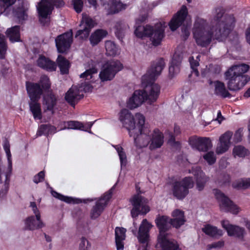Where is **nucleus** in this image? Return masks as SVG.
<instances>
[{"label": "nucleus", "instance_id": "f257e3e1", "mask_svg": "<svg viewBox=\"0 0 250 250\" xmlns=\"http://www.w3.org/2000/svg\"><path fill=\"white\" fill-rule=\"evenodd\" d=\"M234 21L232 16L224 15L223 9L217 8L209 25L206 20L196 18L192 29L193 38L198 45L206 47L212 39L221 40L226 37Z\"/></svg>", "mask_w": 250, "mask_h": 250}, {"label": "nucleus", "instance_id": "f03ea898", "mask_svg": "<svg viewBox=\"0 0 250 250\" xmlns=\"http://www.w3.org/2000/svg\"><path fill=\"white\" fill-rule=\"evenodd\" d=\"M172 216L173 218L170 219L165 216H159L155 219L160 231L158 240L162 250H179L176 241L171 238V234L167 231L171 225L178 228L184 224L185 221L184 212L176 209L172 212Z\"/></svg>", "mask_w": 250, "mask_h": 250}, {"label": "nucleus", "instance_id": "7ed1b4c3", "mask_svg": "<svg viewBox=\"0 0 250 250\" xmlns=\"http://www.w3.org/2000/svg\"><path fill=\"white\" fill-rule=\"evenodd\" d=\"M138 120L139 134L134 137V143L138 148L149 146L150 150L160 148L164 142L163 134L157 128L151 130L147 125H145V117L141 114L136 115Z\"/></svg>", "mask_w": 250, "mask_h": 250}, {"label": "nucleus", "instance_id": "20e7f679", "mask_svg": "<svg viewBox=\"0 0 250 250\" xmlns=\"http://www.w3.org/2000/svg\"><path fill=\"white\" fill-rule=\"evenodd\" d=\"M165 66V62L163 59L157 60L153 62L146 74L142 77V84L145 88L144 92L146 102L149 104L156 102L159 95L160 87L153 81L160 75Z\"/></svg>", "mask_w": 250, "mask_h": 250}, {"label": "nucleus", "instance_id": "39448f33", "mask_svg": "<svg viewBox=\"0 0 250 250\" xmlns=\"http://www.w3.org/2000/svg\"><path fill=\"white\" fill-rule=\"evenodd\" d=\"M249 69L248 65L241 64L233 66L226 72L228 87L230 90L240 89L250 80L249 76L244 75Z\"/></svg>", "mask_w": 250, "mask_h": 250}, {"label": "nucleus", "instance_id": "423d86ee", "mask_svg": "<svg viewBox=\"0 0 250 250\" xmlns=\"http://www.w3.org/2000/svg\"><path fill=\"white\" fill-rule=\"evenodd\" d=\"M187 16L188 9L185 6H183L168 23L170 28L172 31L175 30L183 24L182 32L185 39H187L189 36V27L191 25L190 19H188Z\"/></svg>", "mask_w": 250, "mask_h": 250}, {"label": "nucleus", "instance_id": "0eeeda50", "mask_svg": "<svg viewBox=\"0 0 250 250\" xmlns=\"http://www.w3.org/2000/svg\"><path fill=\"white\" fill-rule=\"evenodd\" d=\"M136 114L135 118L131 113L126 109H122L119 114V120L129 132L130 136H133L134 138L139 133L138 120L136 119Z\"/></svg>", "mask_w": 250, "mask_h": 250}, {"label": "nucleus", "instance_id": "6e6552de", "mask_svg": "<svg viewBox=\"0 0 250 250\" xmlns=\"http://www.w3.org/2000/svg\"><path fill=\"white\" fill-rule=\"evenodd\" d=\"M64 4L62 0H41L37 6L40 21L45 24L44 21L47 20L48 16L51 13L54 6L60 7Z\"/></svg>", "mask_w": 250, "mask_h": 250}, {"label": "nucleus", "instance_id": "1a4fd4ad", "mask_svg": "<svg viewBox=\"0 0 250 250\" xmlns=\"http://www.w3.org/2000/svg\"><path fill=\"white\" fill-rule=\"evenodd\" d=\"M122 68L123 65L119 61H108L103 64L99 77L102 82L110 81Z\"/></svg>", "mask_w": 250, "mask_h": 250}, {"label": "nucleus", "instance_id": "9d476101", "mask_svg": "<svg viewBox=\"0 0 250 250\" xmlns=\"http://www.w3.org/2000/svg\"><path fill=\"white\" fill-rule=\"evenodd\" d=\"M91 89V87L88 83H82L79 87L77 86H72L66 93L65 99L71 105L74 106L83 97V95L81 94L80 92H88Z\"/></svg>", "mask_w": 250, "mask_h": 250}, {"label": "nucleus", "instance_id": "9b49d317", "mask_svg": "<svg viewBox=\"0 0 250 250\" xmlns=\"http://www.w3.org/2000/svg\"><path fill=\"white\" fill-rule=\"evenodd\" d=\"M194 186V182L190 177H186L182 181L175 182L173 184V195L177 199L184 198L188 193V189Z\"/></svg>", "mask_w": 250, "mask_h": 250}, {"label": "nucleus", "instance_id": "f8f14e48", "mask_svg": "<svg viewBox=\"0 0 250 250\" xmlns=\"http://www.w3.org/2000/svg\"><path fill=\"white\" fill-rule=\"evenodd\" d=\"M130 201L133 206L131 211L132 217H137L139 214H146L149 211L147 199L139 194L134 195Z\"/></svg>", "mask_w": 250, "mask_h": 250}, {"label": "nucleus", "instance_id": "ddd939ff", "mask_svg": "<svg viewBox=\"0 0 250 250\" xmlns=\"http://www.w3.org/2000/svg\"><path fill=\"white\" fill-rule=\"evenodd\" d=\"M215 196L216 198L220 202V208L222 211L230 212L233 214H237L238 213V208L222 192L216 190Z\"/></svg>", "mask_w": 250, "mask_h": 250}, {"label": "nucleus", "instance_id": "4468645a", "mask_svg": "<svg viewBox=\"0 0 250 250\" xmlns=\"http://www.w3.org/2000/svg\"><path fill=\"white\" fill-rule=\"evenodd\" d=\"M188 143L192 148L199 151H207L212 146L211 140L207 137L192 136L189 138Z\"/></svg>", "mask_w": 250, "mask_h": 250}, {"label": "nucleus", "instance_id": "2eb2a0df", "mask_svg": "<svg viewBox=\"0 0 250 250\" xmlns=\"http://www.w3.org/2000/svg\"><path fill=\"white\" fill-rule=\"evenodd\" d=\"M111 189L105 193L99 200L96 202L95 206L91 209L90 217L95 219L100 216L104 211L105 206L111 197Z\"/></svg>", "mask_w": 250, "mask_h": 250}, {"label": "nucleus", "instance_id": "dca6fc26", "mask_svg": "<svg viewBox=\"0 0 250 250\" xmlns=\"http://www.w3.org/2000/svg\"><path fill=\"white\" fill-rule=\"evenodd\" d=\"M152 226L149 224L146 219H143L139 227L138 231V239L142 244L138 250H147V246L148 240V231Z\"/></svg>", "mask_w": 250, "mask_h": 250}, {"label": "nucleus", "instance_id": "f3484780", "mask_svg": "<svg viewBox=\"0 0 250 250\" xmlns=\"http://www.w3.org/2000/svg\"><path fill=\"white\" fill-rule=\"evenodd\" d=\"M73 33L72 30L60 35L55 40L56 45L60 53L66 52L72 42Z\"/></svg>", "mask_w": 250, "mask_h": 250}, {"label": "nucleus", "instance_id": "a211bd4d", "mask_svg": "<svg viewBox=\"0 0 250 250\" xmlns=\"http://www.w3.org/2000/svg\"><path fill=\"white\" fill-rule=\"evenodd\" d=\"M94 21L86 14H83V18L80 24L81 29L78 30L75 35L80 39H86L89 36L90 30L94 26Z\"/></svg>", "mask_w": 250, "mask_h": 250}, {"label": "nucleus", "instance_id": "6ab92c4d", "mask_svg": "<svg viewBox=\"0 0 250 250\" xmlns=\"http://www.w3.org/2000/svg\"><path fill=\"white\" fill-rule=\"evenodd\" d=\"M3 148L7 155L8 160L7 171L5 174V182L4 185V188L0 191V196L5 195L9 189V177L11 175L12 170V163L11 159V154L10 150V144L7 139H5L3 142Z\"/></svg>", "mask_w": 250, "mask_h": 250}, {"label": "nucleus", "instance_id": "aec40b11", "mask_svg": "<svg viewBox=\"0 0 250 250\" xmlns=\"http://www.w3.org/2000/svg\"><path fill=\"white\" fill-rule=\"evenodd\" d=\"M166 26L165 23H159L155 25L154 27H152V30L148 37L154 46H157L161 43L164 37L165 28Z\"/></svg>", "mask_w": 250, "mask_h": 250}, {"label": "nucleus", "instance_id": "412c9836", "mask_svg": "<svg viewBox=\"0 0 250 250\" xmlns=\"http://www.w3.org/2000/svg\"><path fill=\"white\" fill-rule=\"evenodd\" d=\"M222 226L227 230L229 236H235L242 239L246 233L244 228L230 224L228 221H223Z\"/></svg>", "mask_w": 250, "mask_h": 250}, {"label": "nucleus", "instance_id": "4be33fe9", "mask_svg": "<svg viewBox=\"0 0 250 250\" xmlns=\"http://www.w3.org/2000/svg\"><path fill=\"white\" fill-rule=\"evenodd\" d=\"M232 136V132L227 131L219 138V143L218 144L216 152L218 154H222L226 152L230 146V140Z\"/></svg>", "mask_w": 250, "mask_h": 250}, {"label": "nucleus", "instance_id": "5701e85b", "mask_svg": "<svg viewBox=\"0 0 250 250\" xmlns=\"http://www.w3.org/2000/svg\"><path fill=\"white\" fill-rule=\"evenodd\" d=\"M146 97L143 90H136L132 96L129 99L127 106L130 109H133L141 105L145 101Z\"/></svg>", "mask_w": 250, "mask_h": 250}, {"label": "nucleus", "instance_id": "b1692460", "mask_svg": "<svg viewBox=\"0 0 250 250\" xmlns=\"http://www.w3.org/2000/svg\"><path fill=\"white\" fill-rule=\"evenodd\" d=\"M189 172L192 173L196 179V188L199 191L204 188L205 184L208 180L205 173L201 170V168L198 167H193Z\"/></svg>", "mask_w": 250, "mask_h": 250}, {"label": "nucleus", "instance_id": "393cba45", "mask_svg": "<svg viewBox=\"0 0 250 250\" xmlns=\"http://www.w3.org/2000/svg\"><path fill=\"white\" fill-rule=\"evenodd\" d=\"M26 87L30 101H39L42 94V89L40 84L37 83H26Z\"/></svg>", "mask_w": 250, "mask_h": 250}, {"label": "nucleus", "instance_id": "a878e982", "mask_svg": "<svg viewBox=\"0 0 250 250\" xmlns=\"http://www.w3.org/2000/svg\"><path fill=\"white\" fill-rule=\"evenodd\" d=\"M104 6H106L105 8H108L111 14L118 13L122 10L125 9L126 4H123L120 0H108V2L105 0H100Z\"/></svg>", "mask_w": 250, "mask_h": 250}, {"label": "nucleus", "instance_id": "bb28decb", "mask_svg": "<svg viewBox=\"0 0 250 250\" xmlns=\"http://www.w3.org/2000/svg\"><path fill=\"white\" fill-rule=\"evenodd\" d=\"M57 103V97L52 92H49L44 95L42 105L45 111H50L53 113Z\"/></svg>", "mask_w": 250, "mask_h": 250}, {"label": "nucleus", "instance_id": "cd10ccee", "mask_svg": "<svg viewBox=\"0 0 250 250\" xmlns=\"http://www.w3.org/2000/svg\"><path fill=\"white\" fill-rule=\"evenodd\" d=\"M44 226V224L41 219L38 220L34 216H29L24 221V229L26 230H33L41 229Z\"/></svg>", "mask_w": 250, "mask_h": 250}, {"label": "nucleus", "instance_id": "c85d7f7f", "mask_svg": "<svg viewBox=\"0 0 250 250\" xmlns=\"http://www.w3.org/2000/svg\"><path fill=\"white\" fill-rule=\"evenodd\" d=\"M209 84L212 85L214 88V94L223 98L230 97L231 95L227 90L225 84L219 81L214 82L210 81Z\"/></svg>", "mask_w": 250, "mask_h": 250}, {"label": "nucleus", "instance_id": "c756f323", "mask_svg": "<svg viewBox=\"0 0 250 250\" xmlns=\"http://www.w3.org/2000/svg\"><path fill=\"white\" fill-rule=\"evenodd\" d=\"M93 123L87 122L85 124L78 121H68L64 123V128L72 129H80L90 132L89 129L92 126Z\"/></svg>", "mask_w": 250, "mask_h": 250}, {"label": "nucleus", "instance_id": "7c9ffc66", "mask_svg": "<svg viewBox=\"0 0 250 250\" xmlns=\"http://www.w3.org/2000/svg\"><path fill=\"white\" fill-rule=\"evenodd\" d=\"M37 62L40 67L49 71H55L57 67L54 62L42 55L40 56Z\"/></svg>", "mask_w": 250, "mask_h": 250}, {"label": "nucleus", "instance_id": "2f4dec72", "mask_svg": "<svg viewBox=\"0 0 250 250\" xmlns=\"http://www.w3.org/2000/svg\"><path fill=\"white\" fill-rule=\"evenodd\" d=\"M126 229L123 228L116 227L115 229V242L117 250H123L124 241L125 238Z\"/></svg>", "mask_w": 250, "mask_h": 250}, {"label": "nucleus", "instance_id": "473e14b6", "mask_svg": "<svg viewBox=\"0 0 250 250\" xmlns=\"http://www.w3.org/2000/svg\"><path fill=\"white\" fill-rule=\"evenodd\" d=\"M202 229L206 234L212 237H220L223 234L222 230L209 224L205 225Z\"/></svg>", "mask_w": 250, "mask_h": 250}, {"label": "nucleus", "instance_id": "72a5a7b5", "mask_svg": "<svg viewBox=\"0 0 250 250\" xmlns=\"http://www.w3.org/2000/svg\"><path fill=\"white\" fill-rule=\"evenodd\" d=\"M6 34L11 42H19L20 41V26L16 25L8 28L6 31Z\"/></svg>", "mask_w": 250, "mask_h": 250}, {"label": "nucleus", "instance_id": "f704fd0d", "mask_svg": "<svg viewBox=\"0 0 250 250\" xmlns=\"http://www.w3.org/2000/svg\"><path fill=\"white\" fill-rule=\"evenodd\" d=\"M29 107L35 120H40L42 118L41 105L38 101H30Z\"/></svg>", "mask_w": 250, "mask_h": 250}, {"label": "nucleus", "instance_id": "c9c22d12", "mask_svg": "<svg viewBox=\"0 0 250 250\" xmlns=\"http://www.w3.org/2000/svg\"><path fill=\"white\" fill-rule=\"evenodd\" d=\"M106 35V31L102 29L97 30L90 37L91 44L93 46L97 45Z\"/></svg>", "mask_w": 250, "mask_h": 250}, {"label": "nucleus", "instance_id": "e433bc0d", "mask_svg": "<svg viewBox=\"0 0 250 250\" xmlns=\"http://www.w3.org/2000/svg\"><path fill=\"white\" fill-rule=\"evenodd\" d=\"M128 29V26L121 21L117 22L115 25V34L119 39H122Z\"/></svg>", "mask_w": 250, "mask_h": 250}, {"label": "nucleus", "instance_id": "4c0bfd02", "mask_svg": "<svg viewBox=\"0 0 250 250\" xmlns=\"http://www.w3.org/2000/svg\"><path fill=\"white\" fill-rule=\"evenodd\" d=\"M57 62L61 73L62 74L68 73L70 66L69 62L61 55L58 56Z\"/></svg>", "mask_w": 250, "mask_h": 250}, {"label": "nucleus", "instance_id": "58836bf2", "mask_svg": "<svg viewBox=\"0 0 250 250\" xmlns=\"http://www.w3.org/2000/svg\"><path fill=\"white\" fill-rule=\"evenodd\" d=\"M56 132V128L48 125H42L38 129L37 135L41 136L42 135H48L54 134Z\"/></svg>", "mask_w": 250, "mask_h": 250}, {"label": "nucleus", "instance_id": "ea45409f", "mask_svg": "<svg viewBox=\"0 0 250 250\" xmlns=\"http://www.w3.org/2000/svg\"><path fill=\"white\" fill-rule=\"evenodd\" d=\"M232 186L233 188L238 189L250 188V178L236 180L233 182Z\"/></svg>", "mask_w": 250, "mask_h": 250}, {"label": "nucleus", "instance_id": "a19ab883", "mask_svg": "<svg viewBox=\"0 0 250 250\" xmlns=\"http://www.w3.org/2000/svg\"><path fill=\"white\" fill-rule=\"evenodd\" d=\"M89 3L93 6L95 9L97 8V3L96 0H87ZM73 5L75 10L77 13H80L82 11L83 7V0H73Z\"/></svg>", "mask_w": 250, "mask_h": 250}, {"label": "nucleus", "instance_id": "79ce46f5", "mask_svg": "<svg viewBox=\"0 0 250 250\" xmlns=\"http://www.w3.org/2000/svg\"><path fill=\"white\" fill-rule=\"evenodd\" d=\"M152 30V27L149 25L142 26L138 25L135 30V34L139 38H143L145 36H148Z\"/></svg>", "mask_w": 250, "mask_h": 250}, {"label": "nucleus", "instance_id": "37998d69", "mask_svg": "<svg viewBox=\"0 0 250 250\" xmlns=\"http://www.w3.org/2000/svg\"><path fill=\"white\" fill-rule=\"evenodd\" d=\"M105 48L106 54L109 56H114L119 53L118 48L116 44L110 41L105 42Z\"/></svg>", "mask_w": 250, "mask_h": 250}, {"label": "nucleus", "instance_id": "c03bdc74", "mask_svg": "<svg viewBox=\"0 0 250 250\" xmlns=\"http://www.w3.org/2000/svg\"><path fill=\"white\" fill-rule=\"evenodd\" d=\"M26 9L23 6V3H21V6L17 8L14 11V14L20 21H22L26 19L27 15L26 14Z\"/></svg>", "mask_w": 250, "mask_h": 250}, {"label": "nucleus", "instance_id": "a18cd8bd", "mask_svg": "<svg viewBox=\"0 0 250 250\" xmlns=\"http://www.w3.org/2000/svg\"><path fill=\"white\" fill-rule=\"evenodd\" d=\"M98 69L95 66L86 69L83 73L80 75V78L85 80H90L94 77L95 74H97Z\"/></svg>", "mask_w": 250, "mask_h": 250}, {"label": "nucleus", "instance_id": "49530a36", "mask_svg": "<svg viewBox=\"0 0 250 250\" xmlns=\"http://www.w3.org/2000/svg\"><path fill=\"white\" fill-rule=\"evenodd\" d=\"M52 195L55 198L59 199L60 200L64 201L67 203H78V202L76 201L78 199L70 197L63 196L56 191H52Z\"/></svg>", "mask_w": 250, "mask_h": 250}, {"label": "nucleus", "instance_id": "de8ad7c7", "mask_svg": "<svg viewBox=\"0 0 250 250\" xmlns=\"http://www.w3.org/2000/svg\"><path fill=\"white\" fill-rule=\"evenodd\" d=\"M248 154V150L243 146H237L233 149V154L235 157H244Z\"/></svg>", "mask_w": 250, "mask_h": 250}, {"label": "nucleus", "instance_id": "09e8293b", "mask_svg": "<svg viewBox=\"0 0 250 250\" xmlns=\"http://www.w3.org/2000/svg\"><path fill=\"white\" fill-rule=\"evenodd\" d=\"M7 48L5 37L4 35L0 34V59H2L5 58Z\"/></svg>", "mask_w": 250, "mask_h": 250}, {"label": "nucleus", "instance_id": "8fccbe9b", "mask_svg": "<svg viewBox=\"0 0 250 250\" xmlns=\"http://www.w3.org/2000/svg\"><path fill=\"white\" fill-rule=\"evenodd\" d=\"M17 0H0V13L4 12L9 7L13 5Z\"/></svg>", "mask_w": 250, "mask_h": 250}, {"label": "nucleus", "instance_id": "3c124183", "mask_svg": "<svg viewBox=\"0 0 250 250\" xmlns=\"http://www.w3.org/2000/svg\"><path fill=\"white\" fill-rule=\"evenodd\" d=\"M189 61L190 64V67L192 70L191 75H194L197 77L198 76L199 73L197 67L199 65V62L196 60H194L193 57H189Z\"/></svg>", "mask_w": 250, "mask_h": 250}, {"label": "nucleus", "instance_id": "603ef678", "mask_svg": "<svg viewBox=\"0 0 250 250\" xmlns=\"http://www.w3.org/2000/svg\"><path fill=\"white\" fill-rule=\"evenodd\" d=\"M115 149L118 152L119 156L121 166L125 165L126 162V157L125 153L123 151V148L119 146H115Z\"/></svg>", "mask_w": 250, "mask_h": 250}, {"label": "nucleus", "instance_id": "864d4df0", "mask_svg": "<svg viewBox=\"0 0 250 250\" xmlns=\"http://www.w3.org/2000/svg\"><path fill=\"white\" fill-rule=\"evenodd\" d=\"M203 158L210 165L213 164L216 159L215 155L212 151H209L204 155Z\"/></svg>", "mask_w": 250, "mask_h": 250}, {"label": "nucleus", "instance_id": "5fc2aeb1", "mask_svg": "<svg viewBox=\"0 0 250 250\" xmlns=\"http://www.w3.org/2000/svg\"><path fill=\"white\" fill-rule=\"evenodd\" d=\"M180 71V66L177 64H173L170 62L169 67V77L172 78L177 75Z\"/></svg>", "mask_w": 250, "mask_h": 250}, {"label": "nucleus", "instance_id": "6e6d98bb", "mask_svg": "<svg viewBox=\"0 0 250 250\" xmlns=\"http://www.w3.org/2000/svg\"><path fill=\"white\" fill-rule=\"evenodd\" d=\"M182 58V53L179 51H176L173 55L171 62L173 64H177L180 66Z\"/></svg>", "mask_w": 250, "mask_h": 250}, {"label": "nucleus", "instance_id": "4d7b16f0", "mask_svg": "<svg viewBox=\"0 0 250 250\" xmlns=\"http://www.w3.org/2000/svg\"><path fill=\"white\" fill-rule=\"evenodd\" d=\"M90 247V244L85 237H82L79 244V250H88Z\"/></svg>", "mask_w": 250, "mask_h": 250}, {"label": "nucleus", "instance_id": "13d9d810", "mask_svg": "<svg viewBox=\"0 0 250 250\" xmlns=\"http://www.w3.org/2000/svg\"><path fill=\"white\" fill-rule=\"evenodd\" d=\"M40 83L44 90L48 89L50 87V83L49 78L46 76H42L41 78Z\"/></svg>", "mask_w": 250, "mask_h": 250}, {"label": "nucleus", "instance_id": "bf43d9fd", "mask_svg": "<svg viewBox=\"0 0 250 250\" xmlns=\"http://www.w3.org/2000/svg\"><path fill=\"white\" fill-rule=\"evenodd\" d=\"M44 172L43 171H40L34 177L33 182L36 184L42 182L44 180Z\"/></svg>", "mask_w": 250, "mask_h": 250}, {"label": "nucleus", "instance_id": "052dcab7", "mask_svg": "<svg viewBox=\"0 0 250 250\" xmlns=\"http://www.w3.org/2000/svg\"><path fill=\"white\" fill-rule=\"evenodd\" d=\"M168 143L171 146H175L176 147H179L180 146V143L179 142L175 141V137L171 133L169 134Z\"/></svg>", "mask_w": 250, "mask_h": 250}, {"label": "nucleus", "instance_id": "680f3d73", "mask_svg": "<svg viewBox=\"0 0 250 250\" xmlns=\"http://www.w3.org/2000/svg\"><path fill=\"white\" fill-rule=\"evenodd\" d=\"M224 245V242L218 241L217 242L213 243L211 244L208 245L207 246V250H210L211 249L215 248L218 249L220 248Z\"/></svg>", "mask_w": 250, "mask_h": 250}, {"label": "nucleus", "instance_id": "e2e57ef3", "mask_svg": "<svg viewBox=\"0 0 250 250\" xmlns=\"http://www.w3.org/2000/svg\"><path fill=\"white\" fill-rule=\"evenodd\" d=\"M147 18V15L146 14L142 15L140 17L136 20V24H139L141 22L144 21Z\"/></svg>", "mask_w": 250, "mask_h": 250}, {"label": "nucleus", "instance_id": "0e129e2a", "mask_svg": "<svg viewBox=\"0 0 250 250\" xmlns=\"http://www.w3.org/2000/svg\"><path fill=\"white\" fill-rule=\"evenodd\" d=\"M32 209L33 213L35 215V217H36L37 219H38V220L39 219H41L40 212V211L39 210V209H38L37 207H36L35 208H32Z\"/></svg>", "mask_w": 250, "mask_h": 250}, {"label": "nucleus", "instance_id": "69168bd1", "mask_svg": "<svg viewBox=\"0 0 250 250\" xmlns=\"http://www.w3.org/2000/svg\"><path fill=\"white\" fill-rule=\"evenodd\" d=\"M242 135L239 131L235 132L234 136V139L237 142H240L241 140Z\"/></svg>", "mask_w": 250, "mask_h": 250}, {"label": "nucleus", "instance_id": "338daca9", "mask_svg": "<svg viewBox=\"0 0 250 250\" xmlns=\"http://www.w3.org/2000/svg\"><path fill=\"white\" fill-rule=\"evenodd\" d=\"M220 166L222 168L226 167L228 165V163L225 159H222L220 162Z\"/></svg>", "mask_w": 250, "mask_h": 250}, {"label": "nucleus", "instance_id": "774afa93", "mask_svg": "<svg viewBox=\"0 0 250 250\" xmlns=\"http://www.w3.org/2000/svg\"><path fill=\"white\" fill-rule=\"evenodd\" d=\"M246 36L247 42L250 44V27L246 31Z\"/></svg>", "mask_w": 250, "mask_h": 250}]
</instances>
